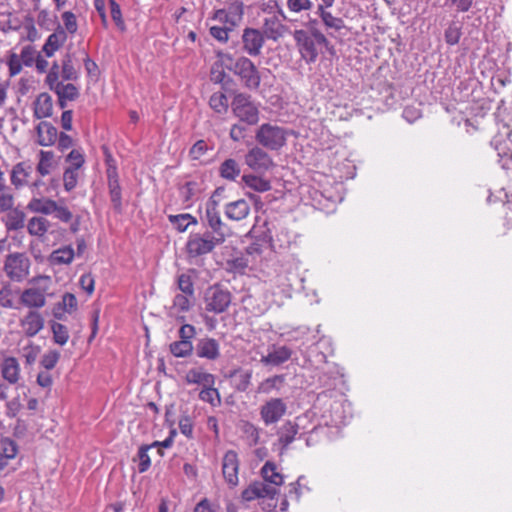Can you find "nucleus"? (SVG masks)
Wrapping results in <instances>:
<instances>
[{"mask_svg":"<svg viewBox=\"0 0 512 512\" xmlns=\"http://www.w3.org/2000/svg\"><path fill=\"white\" fill-rule=\"evenodd\" d=\"M169 350L175 357L184 358L191 355L193 351V345L191 341H174L170 344Z\"/></svg>","mask_w":512,"mask_h":512,"instance_id":"obj_43","label":"nucleus"},{"mask_svg":"<svg viewBox=\"0 0 512 512\" xmlns=\"http://www.w3.org/2000/svg\"><path fill=\"white\" fill-rule=\"evenodd\" d=\"M243 16L242 3L231 6L229 9L215 10L212 19L223 24V26L234 30Z\"/></svg>","mask_w":512,"mask_h":512,"instance_id":"obj_16","label":"nucleus"},{"mask_svg":"<svg viewBox=\"0 0 512 512\" xmlns=\"http://www.w3.org/2000/svg\"><path fill=\"white\" fill-rule=\"evenodd\" d=\"M204 223L211 229V233L218 241H225L229 228L222 221L218 204L214 199H210L205 208Z\"/></svg>","mask_w":512,"mask_h":512,"instance_id":"obj_10","label":"nucleus"},{"mask_svg":"<svg viewBox=\"0 0 512 512\" xmlns=\"http://www.w3.org/2000/svg\"><path fill=\"white\" fill-rule=\"evenodd\" d=\"M287 8L294 13L310 10L313 6L311 0H287Z\"/></svg>","mask_w":512,"mask_h":512,"instance_id":"obj_60","label":"nucleus"},{"mask_svg":"<svg viewBox=\"0 0 512 512\" xmlns=\"http://www.w3.org/2000/svg\"><path fill=\"white\" fill-rule=\"evenodd\" d=\"M51 330L53 334V340L56 344L63 346L68 342L69 331L65 325L58 322H52Z\"/></svg>","mask_w":512,"mask_h":512,"instance_id":"obj_45","label":"nucleus"},{"mask_svg":"<svg viewBox=\"0 0 512 512\" xmlns=\"http://www.w3.org/2000/svg\"><path fill=\"white\" fill-rule=\"evenodd\" d=\"M292 356V350L287 346H273L267 355L262 356L260 362L266 366H279L287 362Z\"/></svg>","mask_w":512,"mask_h":512,"instance_id":"obj_22","label":"nucleus"},{"mask_svg":"<svg viewBox=\"0 0 512 512\" xmlns=\"http://www.w3.org/2000/svg\"><path fill=\"white\" fill-rule=\"evenodd\" d=\"M293 38L302 59L307 64L314 63L317 60L319 47H327L329 44L326 36L320 30H313L312 34L303 29L295 30Z\"/></svg>","mask_w":512,"mask_h":512,"instance_id":"obj_1","label":"nucleus"},{"mask_svg":"<svg viewBox=\"0 0 512 512\" xmlns=\"http://www.w3.org/2000/svg\"><path fill=\"white\" fill-rule=\"evenodd\" d=\"M169 222L178 232H185L190 225H196L197 219L189 213L168 215Z\"/></svg>","mask_w":512,"mask_h":512,"instance_id":"obj_38","label":"nucleus"},{"mask_svg":"<svg viewBox=\"0 0 512 512\" xmlns=\"http://www.w3.org/2000/svg\"><path fill=\"white\" fill-rule=\"evenodd\" d=\"M1 455L10 460L15 458L18 453V447L15 441L10 438L1 439Z\"/></svg>","mask_w":512,"mask_h":512,"instance_id":"obj_54","label":"nucleus"},{"mask_svg":"<svg viewBox=\"0 0 512 512\" xmlns=\"http://www.w3.org/2000/svg\"><path fill=\"white\" fill-rule=\"evenodd\" d=\"M198 184L195 181H188L184 183L179 192L184 202H190L196 195Z\"/></svg>","mask_w":512,"mask_h":512,"instance_id":"obj_57","label":"nucleus"},{"mask_svg":"<svg viewBox=\"0 0 512 512\" xmlns=\"http://www.w3.org/2000/svg\"><path fill=\"white\" fill-rule=\"evenodd\" d=\"M54 92L58 96V98H64L69 101H74L79 97V90L78 88L72 84H61L59 87H57Z\"/></svg>","mask_w":512,"mask_h":512,"instance_id":"obj_46","label":"nucleus"},{"mask_svg":"<svg viewBox=\"0 0 512 512\" xmlns=\"http://www.w3.org/2000/svg\"><path fill=\"white\" fill-rule=\"evenodd\" d=\"M213 150V146L210 145L206 140L200 139L196 141L189 150V156L192 160H199L208 151Z\"/></svg>","mask_w":512,"mask_h":512,"instance_id":"obj_47","label":"nucleus"},{"mask_svg":"<svg viewBox=\"0 0 512 512\" xmlns=\"http://www.w3.org/2000/svg\"><path fill=\"white\" fill-rule=\"evenodd\" d=\"M60 359V353L56 350H51L45 353L42 356V359L40 361V364L42 367H44L47 371L53 369L57 362Z\"/></svg>","mask_w":512,"mask_h":512,"instance_id":"obj_58","label":"nucleus"},{"mask_svg":"<svg viewBox=\"0 0 512 512\" xmlns=\"http://www.w3.org/2000/svg\"><path fill=\"white\" fill-rule=\"evenodd\" d=\"M0 372L3 380L10 384L15 385L19 382L20 376V364L15 357H5L0 364Z\"/></svg>","mask_w":512,"mask_h":512,"instance_id":"obj_21","label":"nucleus"},{"mask_svg":"<svg viewBox=\"0 0 512 512\" xmlns=\"http://www.w3.org/2000/svg\"><path fill=\"white\" fill-rule=\"evenodd\" d=\"M195 351L199 358L214 361L220 356V345L216 339L204 337L198 340Z\"/></svg>","mask_w":512,"mask_h":512,"instance_id":"obj_20","label":"nucleus"},{"mask_svg":"<svg viewBox=\"0 0 512 512\" xmlns=\"http://www.w3.org/2000/svg\"><path fill=\"white\" fill-rule=\"evenodd\" d=\"M150 448H151V446H143L142 445V446H140V448L138 450L137 457L139 460V464H138L139 473L146 472L151 466V460L148 455V450Z\"/></svg>","mask_w":512,"mask_h":512,"instance_id":"obj_56","label":"nucleus"},{"mask_svg":"<svg viewBox=\"0 0 512 512\" xmlns=\"http://www.w3.org/2000/svg\"><path fill=\"white\" fill-rule=\"evenodd\" d=\"M57 201L46 197H33L27 204V209L32 213L51 215Z\"/></svg>","mask_w":512,"mask_h":512,"instance_id":"obj_30","label":"nucleus"},{"mask_svg":"<svg viewBox=\"0 0 512 512\" xmlns=\"http://www.w3.org/2000/svg\"><path fill=\"white\" fill-rule=\"evenodd\" d=\"M15 198L11 188L1 190L0 192V213H4L14 207Z\"/></svg>","mask_w":512,"mask_h":512,"instance_id":"obj_55","label":"nucleus"},{"mask_svg":"<svg viewBox=\"0 0 512 512\" xmlns=\"http://www.w3.org/2000/svg\"><path fill=\"white\" fill-rule=\"evenodd\" d=\"M74 257V249L71 245H67L54 250L49 256V262L52 265H68L72 263Z\"/></svg>","mask_w":512,"mask_h":512,"instance_id":"obj_33","label":"nucleus"},{"mask_svg":"<svg viewBox=\"0 0 512 512\" xmlns=\"http://www.w3.org/2000/svg\"><path fill=\"white\" fill-rule=\"evenodd\" d=\"M31 173V165H28L24 162L17 163L11 171V184L17 189L27 185L28 178Z\"/></svg>","mask_w":512,"mask_h":512,"instance_id":"obj_29","label":"nucleus"},{"mask_svg":"<svg viewBox=\"0 0 512 512\" xmlns=\"http://www.w3.org/2000/svg\"><path fill=\"white\" fill-rule=\"evenodd\" d=\"M5 213L3 223L8 232L18 231L25 227L26 215L22 210L13 207Z\"/></svg>","mask_w":512,"mask_h":512,"instance_id":"obj_27","label":"nucleus"},{"mask_svg":"<svg viewBox=\"0 0 512 512\" xmlns=\"http://www.w3.org/2000/svg\"><path fill=\"white\" fill-rule=\"evenodd\" d=\"M232 31L225 26H211L209 29L210 35L221 43H226L229 40V33Z\"/></svg>","mask_w":512,"mask_h":512,"instance_id":"obj_59","label":"nucleus"},{"mask_svg":"<svg viewBox=\"0 0 512 512\" xmlns=\"http://www.w3.org/2000/svg\"><path fill=\"white\" fill-rule=\"evenodd\" d=\"M53 103L48 93H41L34 103V116L37 119L48 118L52 115Z\"/></svg>","mask_w":512,"mask_h":512,"instance_id":"obj_32","label":"nucleus"},{"mask_svg":"<svg viewBox=\"0 0 512 512\" xmlns=\"http://www.w3.org/2000/svg\"><path fill=\"white\" fill-rule=\"evenodd\" d=\"M78 308V301L74 294L72 293H65L62 296L61 302L57 303L56 306L53 309V316L58 319L62 320L64 318V313H73Z\"/></svg>","mask_w":512,"mask_h":512,"instance_id":"obj_26","label":"nucleus"},{"mask_svg":"<svg viewBox=\"0 0 512 512\" xmlns=\"http://www.w3.org/2000/svg\"><path fill=\"white\" fill-rule=\"evenodd\" d=\"M232 73L246 89L257 91L260 88L261 72L249 57L245 55L237 57V62L232 67Z\"/></svg>","mask_w":512,"mask_h":512,"instance_id":"obj_2","label":"nucleus"},{"mask_svg":"<svg viewBox=\"0 0 512 512\" xmlns=\"http://www.w3.org/2000/svg\"><path fill=\"white\" fill-rule=\"evenodd\" d=\"M287 135L283 127L264 123L256 130L255 140L263 148L279 151L286 145Z\"/></svg>","mask_w":512,"mask_h":512,"instance_id":"obj_4","label":"nucleus"},{"mask_svg":"<svg viewBox=\"0 0 512 512\" xmlns=\"http://www.w3.org/2000/svg\"><path fill=\"white\" fill-rule=\"evenodd\" d=\"M37 281L39 285L24 289L20 295V303L30 310H37L46 305L50 278L41 276Z\"/></svg>","mask_w":512,"mask_h":512,"instance_id":"obj_5","label":"nucleus"},{"mask_svg":"<svg viewBox=\"0 0 512 512\" xmlns=\"http://www.w3.org/2000/svg\"><path fill=\"white\" fill-rule=\"evenodd\" d=\"M67 35L64 29L59 28L54 33L50 34L42 47L43 53L46 57H52L54 53L64 44Z\"/></svg>","mask_w":512,"mask_h":512,"instance_id":"obj_28","label":"nucleus"},{"mask_svg":"<svg viewBox=\"0 0 512 512\" xmlns=\"http://www.w3.org/2000/svg\"><path fill=\"white\" fill-rule=\"evenodd\" d=\"M211 232L191 233L186 243V252L190 258L206 255L214 250L217 245L222 244Z\"/></svg>","mask_w":512,"mask_h":512,"instance_id":"obj_6","label":"nucleus"},{"mask_svg":"<svg viewBox=\"0 0 512 512\" xmlns=\"http://www.w3.org/2000/svg\"><path fill=\"white\" fill-rule=\"evenodd\" d=\"M50 222L43 216H34L28 220L27 231L31 236L42 238L48 232Z\"/></svg>","mask_w":512,"mask_h":512,"instance_id":"obj_34","label":"nucleus"},{"mask_svg":"<svg viewBox=\"0 0 512 512\" xmlns=\"http://www.w3.org/2000/svg\"><path fill=\"white\" fill-rule=\"evenodd\" d=\"M245 165L257 174H266L275 167L273 158L260 145L248 149L244 155Z\"/></svg>","mask_w":512,"mask_h":512,"instance_id":"obj_8","label":"nucleus"},{"mask_svg":"<svg viewBox=\"0 0 512 512\" xmlns=\"http://www.w3.org/2000/svg\"><path fill=\"white\" fill-rule=\"evenodd\" d=\"M326 8V6L317 7V14L321 18L325 27L335 31L343 29L345 27L343 19L333 16L330 12L326 11Z\"/></svg>","mask_w":512,"mask_h":512,"instance_id":"obj_37","label":"nucleus"},{"mask_svg":"<svg viewBox=\"0 0 512 512\" xmlns=\"http://www.w3.org/2000/svg\"><path fill=\"white\" fill-rule=\"evenodd\" d=\"M61 76L63 80H75L77 79V71L75 70L72 58L70 54H66L62 60V71Z\"/></svg>","mask_w":512,"mask_h":512,"instance_id":"obj_53","label":"nucleus"},{"mask_svg":"<svg viewBox=\"0 0 512 512\" xmlns=\"http://www.w3.org/2000/svg\"><path fill=\"white\" fill-rule=\"evenodd\" d=\"M108 188L114 209L120 211L122 208V193L119 181L113 180L112 183H108Z\"/></svg>","mask_w":512,"mask_h":512,"instance_id":"obj_51","label":"nucleus"},{"mask_svg":"<svg viewBox=\"0 0 512 512\" xmlns=\"http://www.w3.org/2000/svg\"><path fill=\"white\" fill-rule=\"evenodd\" d=\"M111 18L114 21L117 28L124 32L126 31V24L122 17V11L119 4L115 0H109Z\"/></svg>","mask_w":512,"mask_h":512,"instance_id":"obj_52","label":"nucleus"},{"mask_svg":"<svg viewBox=\"0 0 512 512\" xmlns=\"http://www.w3.org/2000/svg\"><path fill=\"white\" fill-rule=\"evenodd\" d=\"M278 10L277 14H271L263 19V25L261 32L264 37L268 40L278 41L282 38L287 32V26L284 25L279 18L281 16L283 19H286V16L283 10L276 5Z\"/></svg>","mask_w":512,"mask_h":512,"instance_id":"obj_13","label":"nucleus"},{"mask_svg":"<svg viewBox=\"0 0 512 512\" xmlns=\"http://www.w3.org/2000/svg\"><path fill=\"white\" fill-rule=\"evenodd\" d=\"M66 161L70 163L71 168L80 169L84 162V155L80 150L73 149L67 156Z\"/></svg>","mask_w":512,"mask_h":512,"instance_id":"obj_61","label":"nucleus"},{"mask_svg":"<svg viewBox=\"0 0 512 512\" xmlns=\"http://www.w3.org/2000/svg\"><path fill=\"white\" fill-rule=\"evenodd\" d=\"M261 473L265 482L275 486L283 484V476L276 471V466L273 463L266 462L261 469Z\"/></svg>","mask_w":512,"mask_h":512,"instance_id":"obj_39","label":"nucleus"},{"mask_svg":"<svg viewBox=\"0 0 512 512\" xmlns=\"http://www.w3.org/2000/svg\"><path fill=\"white\" fill-rule=\"evenodd\" d=\"M198 397L201 401L209 403L213 407H217L221 404L220 393L214 386L202 387Z\"/></svg>","mask_w":512,"mask_h":512,"instance_id":"obj_41","label":"nucleus"},{"mask_svg":"<svg viewBox=\"0 0 512 512\" xmlns=\"http://www.w3.org/2000/svg\"><path fill=\"white\" fill-rule=\"evenodd\" d=\"M284 382L282 375H275L263 380L258 388L257 392L260 394H270L273 390H278Z\"/></svg>","mask_w":512,"mask_h":512,"instance_id":"obj_42","label":"nucleus"},{"mask_svg":"<svg viewBox=\"0 0 512 512\" xmlns=\"http://www.w3.org/2000/svg\"><path fill=\"white\" fill-rule=\"evenodd\" d=\"M299 432V424L288 420L284 422L276 431L278 437L277 443L280 446L281 453L288 449L289 445L296 439Z\"/></svg>","mask_w":512,"mask_h":512,"instance_id":"obj_19","label":"nucleus"},{"mask_svg":"<svg viewBox=\"0 0 512 512\" xmlns=\"http://www.w3.org/2000/svg\"><path fill=\"white\" fill-rule=\"evenodd\" d=\"M246 134H247V128L242 123L233 124L231 126L230 133H229L230 138L234 142H240L241 140H243L245 138Z\"/></svg>","mask_w":512,"mask_h":512,"instance_id":"obj_64","label":"nucleus"},{"mask_svg":"<svg viewBox=\"0 0 512 512\" xmlns=\"http://www.w3.org/2000/svg\"><path fill=\"white\" fill-rule=\"evenodd\" d=\"M195 302V296L189 297L186 294L176 293L172 305L167 308V315L179 322H185V313L189 312Z\"/></svg>","mask_w":512,"mask_h":512,"instance_id":"obj_14","label":"nucleus"},{"mask_svg":"<svg viewBox=\"0 0 512 512\" xmlns=\"http://www.w3.org/2000/svg\"><path fill=\"white\" fill-rule=\"evenodd\" d=\"M31 262L25 253L14 252L6 256L3 270L12 281L21 282L28 275Z\"/></svg>","mask_w":512,"mask_h":512,"instance_id":"obj_7","label":"nucleus"},{"mask_svg":"<svg viewBox=\"0 0 512 512\" xmlns=\"http://www.w3.org/2000/svg\"><path fill=\"white\" fill-rule=\"evenodd\" d=\"M51 215L62 223L70 224L69 229L72 233L75 234L79 231L80 216H75L72 211L65 205L63 200L57 201Z\"/></svg>","mask_w":512,"mask_h":512,"instance_id":"obj_18","label":"nucleus"},{"mask_svg":"<svg viewBox=\"0 0 512 512\" xmlns=\"http://www.w3.org/2000/svg\"><path fill=\"white\" fill-rule=\"evenodd\" d=\"M231 293L220 285L210 286L204 295L205 309L215 314L223 313L231 304Z\"/></svg>","mask_w":512,"mask_h":512,"instance_id":"obj_9","label":"nucleus"},{"mask_svg":"<svg viewBox=\"0 0 512 512\" xmlns=\"http://www.w3.org/2000/svg\"><path fill=\"white\" fill-rule=\"evenodd\" d=\"M242 431L245 434L248 444L256 446L260 441V428L249 421H245L242 425Z\"/></svg>","mask_w":512,"mask_h":512,"instance_id":"obj_48","label":"nucleus"},{"mask_svg":"<svg viewBox=\"0 0 512 512\" xmlns=\"http://www.w3.org/2000/svg\"><path fill=\"white\" fill-rule=\"evenodd\" d=\"M263 174H244L242 176L243 183L257 191V192H266L271 189V184L268 180L262 177Z\"/></svg>","mask_w":512,"mask_h":512,"instance_id":"obj_36","label":"nucleus"},{"mask_svg":"<svg viewBox=\"0 0 512 512\" xmlns=\"http://www.w3.org/2000/svg\"><path fill=\"white\" fill-rule=\"evenodd\" d=\"M287 412V404L282 398H270L259 408V414L265 426L279 422Z\"/></svg>","mask_w":512,"mask_h":512,"instance_id":"obj_11","label":"nucleus"},{"mask_svg":"<svg viewBox=\"0 0 512 512\" xmlns=\"http://www.w3.org/2000/svg\"><path fill=\"white\" fill-rule=\"evenodd\" d=\"M79 169L68 167L63 173L64 189L67 192L72 191L78 183Z\"/></svg>","mask_w":512,"mask_h":512,"instance_id":"obj_50","label":"nucleus"},{"mask_svg":"<svg viewBox=\"0 0 512 512\" xmlns=\"http://www.w3.org/2000/svg\"><path fill=\"white\" fill-rule=\"evenodd\" d=\"M250 212V206L244 199H239L226 204L225 215L227 218L233 221L243 220L248 216Z\"/></svg>","mask_w":512,"mask_h":512,"instance_id":"obj_25","label":"nucleus"},{"mask_svg":"<svg viewBox=\"0 0 512 512\" xmlns=\"http://www.w3.org/2000/svg\"><path fill=\"white\" fill-rule=\"evenodd\" d=\"M36 132L37 143L40 146H52L57 141L58 131L56 127L47 121H41L36 127Z\"/></svg>","mask_w":512,"mask_h":512,"instance_id":"obj_23","label":"nucleus"},{"mask_svg":"<svg viewBox=\"0 0 512 512\" xmlns=\"http://www.w3.org/2000/svg\"><path fill=\"white\" fill-rule=\"evenodd\" d=\"M219 176L227 181H236L241 174V166L234 158L225 159L218 168Z\"/></svg>","mask_w":512,"mask_h":512,"instance_id":"obj_31","label":"nucleus"},{"mask_svg":"<svg viewBox=\"0 0 512 512\" xmlns=\"http://www.w3.org/2000/svg\"><path fill=\"white\" fill-rule=\"evenodd\" d=\"M238 471H239L238 455L235 451L228 450L223 456L222 473H223L226 483L231 488L236 487L239 483Z\"/></svg>","mask_w":512,"mask_h":512,"instance_id":"obj_15","label":"nucleus"},{"mask_svg":"<svg viewBox=\"0 0 512 512\" xmlns=\"http://www.w3.org/2000/svg\"><path fill=\"white\" fill-rule=\"evenodd\" d=\"M233 115L248 126L256 125L259 122V105L246 93H237L232 102Z\"/></svg>","mask_w":512,"mask_h":512,"instance_id":"obj_3","label":"nucleus"},{"mask_svg":"<svg viewBox=\"0 0 512 512\" xmlns=\"http://www.w3.org/2000/svg\"><path fill=\"white\" fill-rule=\"evenodd\" d=\"M185 381L187 384H198L202 387L214 386L216 377L203 368H192L187 371Z\"/></svg>","mask_w":512,"mask_h":512,"instance_id":"obj_24","label":"nucleus"},{"mask_svg":"<svg viewBox=\"0 0 512 512\" xmlns=\"http://www.w3.org/2000/svg\"><path fill=\"white\" fill-rule=\"evenodd\" d=\"M229 377L233 379L237 391L245 392L251 384L252 370L235 369L230 372Z\"/></svg>","mask_w":512,"mask_h":512,"instance_id":"obj_35","label":"nucleus"},{"mask_svg":"<svg viewBox=\"0 0 512 512\" xmlns=\"http://www.w3.org/2000/svg\"><path fill=\"white\" fill-rule=\"evenodd\" d=\"M44 324L45 319L37 310H29L19 322L22 331L27 337L36 336L44 328Z\"/></svg>","mask_w":512,"mask_h":512,"instance_id":"obj_17","label":"nucleus"},{"mask_svg":"<svg viewBox=\"0 0 512 512\" xmlns=\"http://www.w3.org/2000/svg\"><path fill=\"white\" fill-rule=\"evenodd\" d=\"M176 290L178 291L177 293L186 294L189 297L195 296L194 283L189 274L182 273L177 276Z\"/></svg>","mask_w":512,"mask_h":512,"instance_id":"obj_40","label":"nucleus"},{"mask_svg":"<svg viewBox=\"0 0 512 512\" xmlns=\"http://www.w3.org/2000/svg\"><path fill=\"white\" fill-rule=\"evenodd\" d=\"M265 37L261 30L246 27L241 35V50L250 57H257L262 53Z\"/></svg>","mask_w":512,"mask_h":512,"instance_id":"obj_12","label":"nucleus"},{"mask_svg":"<svg viewBox=\"0 0 512 512\" xmlns=\"http://www.w3.org/2000/svg\"><path fill=\"white\" fill-rule=\"evenodd\" d=\"M13 293L10 288V285H4L0 289V306L3 308H12L13 307Z\"/></svg>","mask_w":512,"mask_h":512,"instance_id":"obj_63","label":"nucleus"},{"mask_svg":"<svg viewBox=\"0 0 512 512\" xmlns=\"http://www.w3.org/2000/svg\"><path fill=\"white\" fill-rule=\"evenodd\" d=\"M193 427L194 424L190 416L184 415L179 419L180 432L189 439L193 438Z\"/></svg>","mask_w":512,"mask_h":512,"instance_id":"obj_62","label":"nucleus"},{"mask_svg":"<svg viewBox=\"0 0 512 512\" xmlns=\"http://www.w3.org/2000/svg\"><path fill=\"white\" fill-rule=\"evenodd\" d=\"M53 156V152L51 151L41 150L39 152V163L37 165V171L41 176H46L50 173Z\"/></svg>","mask_w":512,"mask_h":512,"instance_id":"obj_49","label":"nucleus"},{"mask_svg":"<svg viewBox=\"0 0 512 512\" xmlns=\"http://www.w3.org/2000/svg\"><path fill=\"white\" fill-rule=\"evenodd\" d=\"M209 106L216 113L222 114L227 112L229 104L227 96L223 92H215L210 96Z\"/></svg>","mask_w":512,"mask_h":512,"instance_id":"obj_44","label":"nucleus"}]
</instances>
